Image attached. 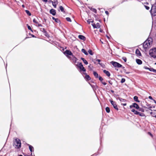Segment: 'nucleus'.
Instances as JSON below:
<instances>
[{"label": "nucleus", "mask_w": 156, "mask_h": 156, "mask_svg": "<svg viewBox=\"0 0 156 156\" xmlns=\"http://www.w3.org/2000/svg\"><path fill=\"white\" fill-rule=\"evenodd\" d=\"M103 72L108 76H110V73L108 71L104 70H103Z\"/></svg>", "instance_id": "14"}, {"label": "nucleus", "mask_w": 156, "mask_h": 156, "mask_svg": "<svg viewBox=\"0 0 156 156\" xmlns=\"http://www.w3.org/2000/svg\"><path fill=\"white\" fill-rule=\"evenodd\" d=\"M13 145L16 148H20L21 146V143L20 140L18 138L16 139L14 141Z\"/></svg>", "instance_id": "1"}, {"label": "nucleus", "mask_w": 156, "mask_h": 156, "mask_svg": "<svg viewBox=\"0 0 156 156\" xmlns=\"http://www.w3.org/2000/svg\"><path fill=\"white\" fill-rule=\"evenodd\" d=\"M59 8L60 9V10H61V11L62 12H63L64 11V8H63V7L62 6H61L59 7Z\"/></svg>", "instance_id": "35"}, {"label": "nucleus", "mask_w": 156, "mask_h": 156, "mask_svg": "<svg viewBox=\"0 0 156 156\" xmlns=\"http://www.w3.org/2000/svg\"><path fill=\"white\" fill-rule=\"evenodd\" d=\"M93 22V21L92 20V21H90V20H87V22L89 23V24H90V23H92Z\"/></svg>", "instance_id": "42"}, {"label": "nucleus", "mask_w": 156, "mask_h": 156, "mask_svg": "<svg viewBox=\"0 0 156 156\" xmlns=\"http://www.w3.org/2000/svg\"><path fill=\"white\" fill-rule=\"evenodd\" d=\"M110 102L111 104L113 106L114 108H115L117 111H118L119 109L117 107V105H116L115 102L111 100L110 101Z\"/></svg>", "instance_id": "6"}, {"label": "nucleus", "mask_w": 156, "mask_h": 156, "mask_svg": "<svg viewBox=\"0 0 156 156\" xmlns=\"http://www.w3.org/2000/svg\"><path fill=\"white\" fill-rule=\"evenodd\" d=\"M89 53L91 55H93V53L92 52V51L91 50H89L88 51Z\"/></svg>", "instance_id": "34"}, {"label": "nucleus", "mask_w": 156, "mask_h": 156, "mask_svg": "<svg viewBox=\"0 0 156 156\" xmlns=\"http://www.w3.org/2000/svg\"><path fill=\"white\" fill-rule=\"evenodd\" d=\"M154 117L156 118V116H154Z\"/></svg>", "instance_id": "63"}, {"label": "nucleus", "mask_w": 156, "mask_h": 156, "mask_svg": "<svg viewBox=\"0 0 156 156\" xmlns=\"http://www.w3.org/2000/svg\"><path fill=\"white\" fill-rule=\"evenodd\" d=\"M155 64L156 65V62L155 63Z\"/></svg>", "instance_id": "64"}, {"label": "nucleus", "mask_w": 156, "mask_h": 156, "mask_svg": "<svg viewBox=\"0 0 156 156\" xmlns=\"http://www.w3.org/2000/svg\"><path fill=\"white\" fill-rule=\"evenodd\" d=\"M50 12L53 16H55L56 14L55 10L53 9H52L50 10Z\"/></svg>", "instance_id": "11"}, {"label": "nucleus", "mask_w": 156, "mask_h": 156, "mask_svg": "<svg viewBox=\"0 0 156 156\" xmlns=\"http://www.w3.org/2000/svg\"><path fill=\"white\" fill-rule=\"evenodd\" d=\"M105 110H106V112L107 113H109L110 112V108L108 107H107L106 108Z\"/></svg>", "instance_id": "28"}, {"label": "nucleus", "mask_w": 156, "mask_h": 156, "mask_svg": "<svg viewBox=\"0 0 156 156\" xmlns=\"http://www.w3.org/2000/svg\"><path fill=\"white\" fill-rule=\"evenodd\" d=\"M22 7H24V5H22Z\"/></svg>", "instance_id": "60"}, {"label": "nucleus", "mask_w": 156, "mask_h": 156, "mask_svg": "<svg viewBox=\"0 0 156 156\" xmlns=\"http://www.w3.org/2000/svg\"><path fill=\"white\" fill-rule=\"evenodd\" d=\"M150 55L154 58H156V48L151 49L149 51Z\"/></svg>", "instance_id": "2"}, {"label": "nucleus", "mask_w": 156, "mask_h": 156, "mask_svg": "<svg viewBox=\"0 0 156 156\" xmlns=\"http://www.w3.org/2000/svg\"><path fill=\"white\" fill-rule=\"evenodd\" d=\"M143 47L145 51L150 47V43L149 41L146 40L143 43Z\"/></svg>", "instance_id": "3"}, {"label": "nucleus", "mask_w": 156, "mask_h": 156, "mask_svg": "<svg viewBox=\"0 0 156 156\" xmlns=\"http://www.w3.org/2000/svg\"><path fill=\"white\" fill-rule=\"evenodd\" d=\"M100 32H102V30H100Z\"/></svg>", "instance_id": "62"}, {"label": "nucleus", "mask_w": 156, "mask_h": 156, "mask_svg": "<svg viewBox=\"0 0 156 156\" xmlns=\"http://www.w3.org/2000/svg\"><path fill=\"white\" fill-rule=\"evenodd\" d=\"M144 6L146 9L149 10L150 9V7L149 6L145 5Z\"/></svg>", "instance_id": "45"}, {"label": "nucleus", "mask_w": 156, "mask_h": 156, "mask_svg": "<svg viewBox=\"0 0 156 156\" xmlns=\"http://www.w3.org/2000/svg\"><path fill=\"white\" fill-rule=\"evenodd\" d=\"M66 20L68 22H71V19L69 17H67L66 18Z\"/></svg>", "instance_id": "32"}, {"label": "nucleus", "mask_w": 156, "mask_h": 156, "mask_svg": "<svg viewBox=\"0 0 156 156\" xmlns=\"http://www.w3.org/2000/svg\"><path fill=\"white\" fill-rule=\"evenodd\" d=\"M136 63L139 65H140L142 63V61L140 59H136Z\"/></svg>", "instance_id": "16"}, {"label": "nucleus", "mask_w": 156, "mask_h": 156, "mask_svg": "<svg viewBox=\"0 0 156 156\" xmlns=\"http://www.w3.org/2000/svg\"><path fill=\"white\" fill-rule=\"evenodd\" d=\"M94 12L96 13L97 12V10L96 9H93L92 10Z\"/></svg>", "instance_id": "46"}, {"label": "nucleus", "mask_w": 156, "mask_h": 156, "mask_svg": "<svg viewBox=\"0 0 156 156\" xmlns=\"http://www.w3.org/2000/svg\"><path fill=\"white\" fill-rule=\"evenodd\" d=\"M108 82H109V83L110 84H111V85H112V82H111V81H108Z\"/></svg>", "instance_id": "52"}, {"label": "nucleus", "mask_w": 156, "mask_h": 156, "mask_svg": "<svg viewBox=\"0 0 156 156\" xmlns=\"http://www.w3.org/2000/svg\"><path fill=\"white\" fill-rule=\"evenodd\" d=\"M122 59L124 61V62H126V61H127V58L126 57H123L122 58Z\"/></svg>", "instance_id": "39"}, {"label": "nucleus", "mask_w": 156, "mask_h": 156, "mask_svg": "<svg viewBox=\"0 0 156 156\" xmlns=\"http://www.w3.org/2000/svg\"><path fill=\"white\" fill-rule=\"evenodd\" d=\"M149 134H150V135H151V136H152V135L149 132L148 133Z\"/></svg>", "instance_id": "57"}, {"label": "nucleus", "mask_w": 156, "mask_h": 156, "mask_svg": "<svg viewBox=\"0 0 156 156\" xmlns=\"http://www.w3.org/2000/svg\"><path fill=\"white\" fill-rule=\"evenodd\" d=\"M144 69H148L150 71L151 69H152V68H149L147 66H144Z\"/></svg>", "instance_id": "38"}, {"label": "nucleus", "mask_w": 156, "mask_h": 156, "mask_svg": "<svg viewBox=\"0 0 156 156\" xmlns=\"http://www.w3.org/2000/svg\"><path fill=\"white\" fill-rule=\"evenodd\" d=\"M136 115H138V112L136 111L135 110V111L133 112Z\"/></svg>", "instance_id": "47"}, {"label": "nucleus", "mask_w": 156, "mask_h": 156, "mask_svg": "<svg viewBox=\"0 0 156 156\" xmlns=\"http://www.w3.org/2000/svg\"><path fill=\"white\" fill-rule=\"evenodd\" d=\"M151 100H153L151 96H149L148 97Z\"/></svg>", "instance_id": "49"}, {"label": "nucleus", "mask_w": 156, "mask_h": 156, "mask_svg": "<svg viewBox=\"0 0 156 156\" xmlns=\"http://www.w3.org/2000/svg\"><path fill=\"white\" fill-rule=\"evenodd\" d=\"M18 156H23L22 155H19Z\"/></svg>", "instance_id": "61"}, {"label": "nucleus", "mask_w": 156, "mask_h": 156, "mask_svg": "<svg viewBox=\"0 0 156 156\" xmlns=\"http://www.w3.org/2000/svg\"><path fill=\"white\" fill-rule=\"evenodd\" d=\"M135 110L134 109H133L131 110V111L133 112H134L135 111Z\"/></svg>", "instance_id": "54"}, {"label": "nucleus", "mask_w": 156, "mask_h": 156, "mask_svg": "<svg viewBox=\"0 0 156 156\" xmlns=\"http://www.w3.org/2000/svg\"><path fill=\"white\" fill-rule=\"evenodd\" d=\"M25 12H26V13L29 16H30L31 15V13H30V12L28 10H26Z\"/></svg>", "instance_id": "29"}, {"label": "nucleus", "mask_w": 156, "mask_h": 156, "mask_svg": "<svg viewBox=\"0 0 156 156\" xmlns=\"http://www.w3.org/2000/svg\"><path fill=\"white\" fill-rule=\"evenodd\" d=\"M33 22L34 23H35V25L37 26V25L39 23L36 19H34L33 20Z\"/></svg>", "instance_id": "25"}, {"label": "nucleus", "mask_w": 156, "mask_h": 156, "mask_svg": "<svg viewBox=\"0 0 156 156\" xmlns=\"http://www.w3.org/2000/svg\"><path fill=\"white\" fill-rule=\"evenodd\" d=\"M118 99L121 102H126V100L120 98H119Z\"/></svg>", "instance_id": "24"}, {"label": "nucleus", "mask_w": 156, "mask_h": 156, "mask_svg": "<svg viewBox=\"0 0 156 156\" xmlns=\"http://www.w3.org/2000/svg\"><path fill=\"white\" fill-rule=\"evenodd\" d=\"M150 13L151 15L153 16H156V5H152L151 9L150 10Z\"/></svg>", "instance_id": "4"}, {"label": "nucleus", "mask_w": 156, "mask_h": 156, "mask_svg": "<svg viewBox=\"0 0 156 156\" xmlns=\"http://www.w3.org/2000/svg\"><path fill=\"white\" fill-rule=\"evenodd\" d=\"M27 27H28V29L29 30H31L32 31V29H31V27L29 26L28 24H27Z\"/></svg>", "instance_id": "43"}, {"label": "nucleus", "mask_w": 156, "mask_h": 156, "mask_svg": "<svg viewBox=\"0 0 156 156\" xmlns=\"http://www.w3.org/2000/svg\"><path fill=\"white\" fill-rule=\"evenodd\" d=\"M42 1L45 2H47V0H42Z\"/></svg>", "instance_id": "55"}, {"label": "nucleus", "mask_w": 156, "mask_h": 156, "mask_svg": "<svg viewBox=\"0 0 156 156\" xmlns=\"http://www.w3.org/2000/svg\"><path fill=\"white\" fill-rule=\"evenodd\" d=\"M81 59L82 60V61H83V62L86 64L87 65L88 64V62L84 58H81Z\"/></svg>", "instance_id": "20"}, {"label": "nucleus", "mask_w": 156, "mask_h": 156, "mask_svg": "<svg viewBox=\"0 0 156 156\" xmlns=\"http://www.w3.org/2000/svg\"><path fill=\"white\" fill-rule=\"evenodd\" d=\"M150 71L156 73V70L152 68V69H151Z\"/></svg>", "instance_id": "31"}, {"label": "nucleus", "mask_w": 156, "mask_h": 156, "mask_svg": "<svg viewBox=\"0 0 156 156\" xmlns=\"http://www.w3.org/2000/svg\"><path fill=\"white\" fill-rule=\"evenodd\" d=\"M102 83L104 84V85H106V83L105 82H101Z\"/></svg>", "instance_id": "51"}, {"label": "nucleus", "mask_w": 156, "mask_h": 156, "mask_svg": "<svg viewBox=\"0 0 156 156\" xmlns=\"http://www.w3.org/2000/svg\"><path fill=\"white\" fill-rule=\"evenodd\" d=\"M42 31L43 32L44 34H47V32L45 30V29L43 28L42 29Z\"/></svg>", "instance_id": "40"}, {"label": "nucleus", "mask_w": 156, "mask_h": 156, "mask_svg": "<svg viewBox=\"0 0 156 156\" xmlns=\"http://www.w3.org/2000/svg\"><path fill=\"white\" fill-rule=\"evenodd\" d=\"M85 78L87 80H90L91 79L89 75H86L85 76Z\"/></svg>", "instance_id": "26"}, {"label": "nucleus", "mask_w": 156, "mask_h": 156, "mask_svg": "<svg viewBox=\"0 0 156 156\" xmlns=\"http://www.w3.org/2000/svg\"><path fill=\"white\" fill-rule=\"evenodd\" d=\"M37 26H38V27H41L42 26V25L41 24H39V23H38V24L37 25Z\"/></svg>", "instance_id": "48"}, {"label": "nucleus", "mask_w": 156, "mask_h": 156, "mask_svg": "<svg viewBox=\"0 0 156 156\" xmlns=\"http://www.w3.org/2000/svg\"><path fill=\"white\" fill-rule=\"evenodd\" d=\"M111 63L115 67L120 68L122 67V66L121 64L117 62L112 61Z\"/></svg>", "instance_id": "5"}, {"label": "nucleus", "mask_w": 156, "mask_h": 156, "mask_svg": "<svg viewBox=\"0 0 156 156\" xmlns=\"http://www.w3.org/2000/svg\"><path fill=\"white\" fill-rule=\"evenodd\" d=\"M82 52L83 53L86 55H88V53L84 49H82L81 50Z\"/></svg>", "instance_id": "23"}, {"label": "nucleus", "mask_w": 156, "mask_h": 156, "mask_svg": "<svg viewBox=\"0 0 156 156\" xmlns=\"http://www.w3.org/2000/svg\"><path fill=\"white\" fill-rule=\"evenodd\" d=\"M136 54L139 56H141V54L140 52V51L138 49H136Z\"/></svg>", "instance_id": "15"}, {"label": "nucleus", "mask_w": 156, "mask_h": 156, "mask_svg": "<svg viewBox=\"0 0 156 156\" xmlns=\"http://www.w3.org/2000/svg\"><path fill=\"white\" fill-rule=\"evenodd\" d=\"M105 13L107 15H108L109 14V13L108 11H105Z\"/></svg>", "instance_id": "50"}, {"label": "nucleus", "mask_w": 156, "mask_h": 156, "mask_svg": "<svg viewBox=\"0 0 156 156\" xmlns=\"http://www.w3.org/2000/svg\"><path fill=\"white\" fill-rule=\"evenodd\" d=\"M52 19L54 20L55 22H56V23H59V22H60V21L59 20H58V19H57V18H55V17H52Z\"/></svg>", "instance_id": "22"}, {"label": "nucleus", "mask_w": 156, "mask_h": 156, "mask_svg": "<svg viewBox=\"0 0 156 156\" xmlns=\"http://www.w3.org/2000/svg\"><path fill=\"white\" fill-rule=\"evenodd\" d=\"M52 5L55 8L56 7L57 5L58 4V2L57 0H53V1H51Z\"/></svg>", "instance_id": "10"}, {"label": "nucleus", "mask_w": 156, "mask_h": 156, "mask_svg": "<svg viewBox=\"0 0 156 156\" xmlns=\"http://www.w3.org/2000/svg\"><path fill=\"white\" fill-rule=\"evenodd\" d=\"M129 107L131 108H132L133 107H134L136 108L137 109H138L140 108L139 106L136 103H133L132 105L130 106Z\"/></svg>", "instance_id": "7"}, {"label": "nucleus", "mask_w": 156, "mask_h": 156, "mask_svg": "<svg viewBox=\"0 0 156 156\" xmlns=\"http://www.w3.org/2000/svg\"><path fill=\"white\" fill-rule=\"evenodd\" d=\"M90 85L94 90H96L97 88L98 87L96 85Z\"/></svg>", "instance_id": "19"}, {"label": "nucleus", "mask_w": 156, "mask_h": 156, "mask_svg": "<svg viewBox=\"0 0 156 156\" xmlns=\"http://www.w3.org/2000/svg\"><path fill=\"white\" fill-rule=\"evenodd\" d=\"M138 115H139L140 116H145V115L143 113L140 112H138Z\"/></svg>", "instance_id": "27"}, {"label": "nucleus", "mask_w": 156, "mask_h": 156, "mask_svg": "<svg viewBox=\"0 0 156 156\" xmlns=\"http://www.w3.org/2000/svg\"><path fill=\"white\" fill-rule=\"evenodd\" d=\"M146 108H148L152 111V110L151 109V108H152V106H149L148 107V108L145 107Z\"/></svg>", "instance_id": "44"}, {"label": "nucleus", "mask_w": 156, "mask_h": 156, "mask_svg": "<svg viewBox=\"0 0 156 156\" xmlns=\"http://www.w3.org/2000/svg\"><path fill=\"white\" fill-rule=\"evenodd\" d=\"M154 103L156 104V101L154 100Z\"/></svg>", "instance_id": "59"}, {"label": "nucleus", "mask_w": 156, "mask_h": 156, "mask_svg": "<svg viewBox=\"0 0 156 156\" xmlns=\"http://www.w3.org/2000/svg\"><path fill=\"white\" fill-rule=\"evenodd\" d=\"M46 36H47V34H48L47 33V34H45Z\"/></svg>", "instance_id": "58"}, {"label": "nucleus", "mask_w": 156, "mask_h": 156, "mask_svg": "<svg viewBox=\"0 0 156 156\" xmlns=\"http://www.w3.org/2000/svg\"><path fill=\"white\" fill-rule=\"evenodd\" d=\"M65 53L67 55H72L73 56V54L72 53V52L66 50L65 51Z\"/></svg>", "instance_id": "13"}, {"label": "nucleus", "mask_w": 156, "mask_h": 156, "mask_svg": "<svg viewBox=\"0 0 156 156\" xmlns=\"http://www.w3.org/2000/svg\"><path fill=\"white\" fill-rule=\"evenodd\" d=\"M72 60L73 61V62L75 63L76 61V58L75 57H73Z\"/></svg>", "instance_id": "30"}, {"label": "nucleus", "mask_w": 156, "mask_h": 156, "mask_svg": "<svg viewBox=\"0 0 156 156\" xmlns=\"http://www.w3.org/2000/svg\"><path fill=\"white\" fill-rule=\"evenodd\" d=\"M99 79L100 80L101 82H102V81L103 80V79L101 77L99 76Z\"/></svg>", "instance_id": "41"}, {"label": "nucleus", "mask_w": 156, "mask_h": 156, "mask_svg": "<svg viewBox=\"0 0 156 156\" xmlns=\"http://www.w3.org/2000/svg\"><path fill=\"white\" fill-rule=\"evenodd\" d=\"M79 67L80 69L83 71H85L86 69L83 66V65L81 63H79Z\"/></svg>", "instance_id": "9"}, {"label": "nucleus", "mask_w": 156, "mask_h": 156, "mask_svg": "<svg viewBox=\"0 0 156 156\" xmlns=\"http://www.w3.org/2000/svg\"><path fill=\"white\" fill-rule=\"evenodd\" d=\"M139 109V111H141L142 112H144V110L142 108H140Z\"/></svg>", "instance_id": "36"}, {"label": "nucleus", "mask_w": 156, "mask_h": 156, "mask_svg": "<svg viewBox=\"0 0 156 156\" xmlns=\"http://www.w3.org/2000/svg\"><path fill=\"white\" fill-rule=\"evenodd\" d=\"M93 74L96 78H98L99 77L98 75L96 72L94 71Z\"/></svg>", "instance_id": "18"}, {"label": "nucleus", "mask_w": 156, "mask_h": 156, "mask_svg": "<svg viewBox=\"0 0 156 156\" xmlns=\"http://www.w3.org/2000/svg\"><path fill=\"white\" fill-rule=\"evenodd\" d=\"M92 25L93 26L94 28H99L100 27V25L99 23H97L96 24L93 23L92 24Z\"/></svg>", "instance_id": "8"}, {"label": "nucleus", "mask_w": 156, "mask_h": 156, "mask_svg": "<svg viewBox=\"0 0 156 156\" xmlns=\"http://www.w3.org/2000/svg\"><path fill=\"white\" fill-rule=\"evenodd\" d=\"M125 81V79L124 78H122L121 81L122 83H124Z\"/></svg>", "instance_id": "37"}, {"label": "nucleus", "mask_w": 156, "mask_h": 156, "mask_svg": "<svg viewBox=\"0 0 156 156\" xmlns=\"http://www.w3.org/2000/svg\"><path fill=\"white\" fill-rule=\"evenodd\" d=\"M96 61L99 62L98 64H99L100 65H101V66H102V65L103 64L102 63H100V62L101 61V60L98 59L96 60Z\"/></svg>", "instance_id": "33"}, {"label": "nucleus", "mask_w": 156, "mask_h": 156, "mask_svg": "<svg viewBox=\"0 0 156 156\" xmlns=\"http://www.w3.org/2000/svg\"><path fill=\"white\" fill-rule=\"evenodd\" d=\"M28 145L29 146V149H30V151L31 152H32L33 151H34L33 150V149H34L33 147H32V146H31L29 144H28Z\"/></svg>", "instance_id": "21"}, {"label": "nucleus", "mask_w": 156, "mask_h": 156, "mask_svg": "<svg viewBox=\"0 0 156 156\" xmlns=\"http://www.w3.org/2000/svg\"><path fill=\"white\" fill-rule=\"evenodd\" d=\"M133 99L135 101L138 102H140V101L138 100V98L137 96H135L133 98Z\"/></svg>", "instance_id": "17"}, {"label": "nucleus", "mask_w": 156, "mask_h": 156, "mask_svg": "<svg viewBox=\"0 0 156 156\" xmlns=\"http://www.w3.org/2000/svg\"><path fill=\"white\" fill-rule=\"evenodd\" d=\"M122 105H123L124 106H126V103L122 104Z\"/></svg>", "instance_id": "53"}, {"label": "nucleus", "mask_w": 156, "mask_h": 156, "mask_svg": "<svg viewBox=\"0 0 156 156\" xmlns=\"http://www.w3.org/2000/svg\"><path fill=\"white\" fill-rule=\"evenodd\" d=\"M149 134H150V135H151V136H152V135L149 132L148 133Z\"/></svg>", "instance_id": "56"}, {"label": "nucleus", "mask_w": 156, "mask_h": 156, "mask_svg": "<svg viewBox=\"0 0 156 156\" xmlns=\"http://www.w3.org/2000/svg\"><path fill=\"white\" fill-rule=\"evenodd\" d=\"M78 38L81 40L85 41L86 39V37L82 35H79L78 36Z\"/></svg>", "instance_id": "12"}]
</instances>
